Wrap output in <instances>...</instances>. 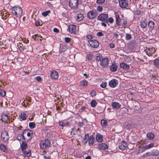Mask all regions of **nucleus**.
I'll return each mask as SVG.
<instances>
[{
	"label": "nucleus",
	"mask_w": 159,
	"mask_h": 159,
	"mask_svg": "<svg viewBox=\"0 0 159 159\" xmlns=\"http://www.w3.org/2000/svg\"><path fill=\"white\" fill-rule=\"evenodd\" d=\"M1 137L3 141H7L9 138L7 132L5 130L3 131L1 133Z\"/></svg>",
	"instance_id": "nucleus-5"
},
{
	"label": "nucleus",
	"mask_w": 159,
	"mask_h": 159,
	"mask_svg": "<svg viewBox=\"0 0 159 159\" xmlns=\"http://www.w3.org/2000/svg\"><path fill=\"white\" fill-rule=\"evenodd\" d=\"M127 147V143L124 141H123L120 145H119V148L121 150H124Z\"/></svg>",
	"instance_id": "nucleus-13"
},
{
	"label": "nucleus",
	"mask_w": 159,
	"mask_h": 159,
	"mask_svg": "<svg viewBox=\"0 0 159 159\" xmlns=\"http://www.w3.org/2000/svg\"><path fill=\"white\" fill-rule=\"evenodd\" d=\"M35 25L37 26H39L40 25V22L39 21H37L35 22Z\"/></svg>",
	"instance_id": "nucleus-63"
},
{
	"label": "nucleus",
	"mask_w": 159,
	"mask_h": 159,
	"mask_svg": "<svg viewBox=\"0 0 159 159\" xmlns=\"http://www.w3.org/2000/svg\"><path fill=\"white\" fill-rule=\"evenodd\" d=\"M112 106L113 108L118 109L120 107V105L118 103L116 102H114L112 103Z\"/></svg>",
	"instance_id": "nucleus-19"
},
{
	"label": "nucleus",
	"mask_w": 159,
	"mask_h": 159,
	"mask_svg": "<svg viewBox=\"0 0 159 159\" xmlns=\"http://www.w3.org/2000/svg\"><path fill=\"white\" fill-rule=\"evenodd\" d=\"M154 143H151L149 145H148L149 148H151L154 146Z\"/></svg>",
	"instance_id": "nucleus-58"
},
{
	"label": "nucleus",
	"mask_w": 159,
	"mask_h": 159,
	"mask_svg": "<svg viewBox=\"0 0 159 159\" xmlns=\"http://www.w3.org/2000/svg\"><path fill=\"white\" fill-rule=\"evenodd\" d=\"M101 124L102 126H106L107 125V122L104 120H102L101 121Z\"/></svg>",
	"instance_id": "nucleus-40"
},
{
	"label": "nucleus",
	"mask_w": 159,
	"mask_h": 159,
	"mask_svg": "<svg viewBox=\"0 0 159 159\" xmlns=\"http://www.w3.org/2000/svg\"><path fill=\"white\" fill-rule=\"evenodd\" d=\"M30 151L29 150L28 151H24L23 153L27 156H29L30 155Z\"/></svg>",
	"instance_id": "nucleus-44"
},
{
	"label": "nucleus",
	"mask_w": 159,
	"mask_h": 159,
	"mask_svg": "<svg viewBox=\"0 0 159 159\" xmlns=\"http://www.w3.org/2000/svg\"><path fill=\"white\" fill-rule=\"evenodd\" d=\"M97 10L100 12L102 11V7L100 6H98L97 7Z\"/></svg>",
	"instance_id": "nucleus-50"
},
{
	"label": "nucleus",
	"mask_w": 159,
	"mask_h": 159,
	"mask_svg": "<svg viewBox=\"0 0 159 159\" xmlns=\"http://www.w3.org/2000/svg\"><path fill=\"white\" fill-rule=\"evenodd\" d=\"M89 136L88 134H86L84 137V140H85V141L84 142L85 143H86L87 142V139L88 138V139L89 138Z\"/></svg>",
	"instance_id": "nucleus-46"
},
{
	"label": "nucleus",
	"mask_w": 159,
	"mask_h": 159,
	"mask_svg": "<svg viewBox=\"0 0 159 159\" xmlns=\"http://www.w3.org/2000/svg\"><path fill=\"white\" fill-rule=\"evenodd\" d=\"M91 105L92 107H95L97 104V102L95 100H93L91 102Z\"/></svg>",
	"instance_id": "nucleus-39"
},
{
	"label": "nucleus",
	"mask_w": 159,
	"mask_h": 159,
	"mask_svg": "<svg viewBox=\"0 0 159 159\" xmlns=\"http://www.w3.org/2000/svg\"><path fill=\"white\" fill-rule=\"evenodd\" d=\"M6 91L3 89H0V95L2 97H4L6 95Z\"/></svg>",
	"instance_id": "nucleus-34"
},
{
	"label": "nucleus",
	"mask_w": 159,
	"mask_h": 159,
	"mask_svg": "<svg viewBox=\"0 0 159 159\" xmlns=\"http://www.w3.org/2000/svg\"><path fill=\"white\" fill-rule=\"evenodd\" d=\"M120 7L122 8H126L128 4L126 0H119Z\"/></svg>",
	"instance_id": "nucleus-9"
},
{
	"label": "nucleus",
	"mask_w": 159,
	"mask_h": 159,
	"mask_svg": "<svg viewBox=\"0 0 159 159\" xmlns=\"http://www.w3.org/2000/svg\"><path fill=\"white\" fill-rule=\"evenodd\" d=\"M36 79L39 82H40L42 80V78L40 76L37 77L36 78Z\"/></svg>",
	"instance_id": "nucleus-52"
},
{
	"label": "nucleus",
	"mask_w": 159,
	"mask_h": 159,
	"mask_svg": "<svg viewBox=\"0 0 159 159\" xmlns=\"http://www.w3.org/2000/svg\"><path fill=\"white\" fill-rule=\"evenodd\" d=\"M98 18L102 22H107L108 21V16L106 14H101L98 16Z\"/></svg>",
	"instance_id": "nucleus-4"
},
{
	"label": "nucleus",
	"mask_w": 159,
	"mask_h": 159,
	"mask_svg": "<svg viewBox=\"0 0 159 159\" xmlns=\"http://www.w3.org/2000/svg\"><path fill=\"white\" fill-rule=\"evenodd\" d=\"M2 120L5 122H7L8 119V116L7 115L5 114H2L1 116Z\"/></svg>",
	"instance_id": "nucleus-20"
},
{
	"label": "nucleus",
	"mask_w": 159,
	"mask_h": 159,
	"mask_svg": "<svg viewBox=\"0 0 159 159\" xmlns=\"http://www.w3.org/2000/svg\"><path fill=\"white\" fill-rule=\"evenodd\" d=\"M110 46L111 48H113L115 47V45L113 43H111L110 44Z\"/></svg>",
	"instance_id": "nucleus-61"
},
{
	"label": "nucleus",
	"mask_w": 159,
	"mask_h": 159,
	"mask_svg": "<svg viewBox=\"0 0 159 159\" xmlns=\"http://www.w3.org/2000/svg\"><path fill=\"white\" fill-rule=\"evenodd\" d=\"M115 15L116 24L117 25L119 26L120 25V23L121 22V20L119 16L118 13H116Z\"/></svg>",
	"instance_id": "nucleus-18"
},
{
	"label": "nucleus",
	"mask_w": 159,
	"mask_h": 159,
	"mask_svg": "<svg viewBox=\"0 0 159 159\" xmlns=\"http://www.w3.org/2000/svg\"><path fill=\"white\" fill-rule=\"evenodd\" d=\"M126 38L127 40L130 39L132 38L131 34H127L126 35Z\"/></svg>",
	"instance_id": "nucleus-47"
},
{
	"label": "nucleus",
	"mask_w": 159,
	"mask_h": 159,
	"mask_svg": "<svg viewBox=\"0 0 159 159\" xmlns=\"http://www.w3.org/2000/svg\"><path fill=\"white\" fill-rule=\"evenodd\" d=\"M107 86V83L106 82H103L101 84V86L102 88H105Z\"/></svg>",
	"instance_id": "nucleus-48"
},
{
	"label": "nucleus",
	"mask_w": 159,
	"mask_h": 159,
	"mask_svg": "<svg viewBox=\"0 0 159 159\" xmlns=\"http://www.w3.org/2000/svg\"><path fill=\"white\" fill-rule=\"evenodd\" d=\"M151 154L153 156H158L159 155V151L157 150H153L151 152Z\"/></svg>",
	"instance_id": "nucleus-25"
},
{
	"label": "nucleus",
	"mask_w": 159,
	"mask_h": 159,
	"mask_svg": "<svg viewBox=\"0 0 159 159\" xmlns=\"http://www.w3.org/2000/svg\"><path fill=\"white\" fill-rule=\"evenodd\" d=\"M0 149L1 150L4 152L7 149V148L5 145L1 144L0 145Z\"/></svg>",
	"instance_id": "nucleus-33"
},
{
	"label": "nucleus",
	"mask_w": 159,
	"mask_h": 159,
	"mask_svg": "<svg viewBox=\"0 0 159 159\" xmlns=\"http://www.w3.org/2000/svg\"><path fill=\"white\" fill-rule=\"evenodd\" d=\"M98 14V12L96 10H92L89 11L87 14V17L91 19L95 18Z\"/></svg>",
	"instance_id": "nucleus-3"
},
{
	"label": "nucleus",
	"mask_w": 159,
	"mask_h": 159,
	"mask_svg": "<svg viewBox=\"0 0 159 159\" xmlns=\"http://www.w3.org/2000/svg\"><path fill=\"white\" fill-rule=\"evenodd\" d=\"M147 26L146 20L142 21L141 23V26L142 28H145Z\"/></svg>",
	"instance_id": "nucleus-32"
},
{
	"label": "nucleus",
	"mask_w": 159,
	"mask_h": 159,
	"mask_svg": "<svg viewBox=\"0 0 159 159\" xmlns=\"http://www.w3.org/2000/svg\"><path fill=\"white\" fill-rule=\"evenodd\" d=\"M117 82L118 81L114 79L110 82L109 84L110 86L114 88L116 87L117 85L118 84Z\"/></svg>",
	"instance_id": "nucleus-15"
},
{
	"label": "nucleus",
	"mask_w": 159,
	"mask_h": 159,
	"mask_svg": "<svg viewBox=\"0 0 159 159\" xmlns=\"http://www.w3.org/2000/svg\"><path fill=\"white\" fill-rule=\"evenodd\" d=\"M147 136L149 139L152 140L153 139L154 137V135L151 132H150L147 133Z\"/></svg>",
	"instance_id": "nucleus-22"
},
{
	"label": "nucleus",
	"mask_w": 159,
	"mask_h": 159,
	"mask_svg": "<svg viewBox=\"0 0 159 159\" xmlns=\"http://www.w3.org/2000/svg\"><path fill=\"white\" fill-rule=\"evenodd\" d=\"M154 23L153 21H150L148 23V26L150 29L152 30L154 26Z\"/></svg>",
	"instance_id": "nucleus-27"
},
{
	"label": "nucleus",
	"mask_w": 159,
	"mask_h": 159,
	"mask_svg": "<svg viewBox=\"0 0 159 159\" xmlns=\"http://www.w3.org/2000/svg\"><path fill=\"white\" fill-rule=\"evenodd\" d=\"M78 4V0H70L69 6L72 8L76 7Z\"/></svg>",
	"instance_id": "nucleus-7"
},
{
	"label": "nucleus",
	"mask_w": 159,
	"mask_h": 159,
	"mask_svg": "<svg viewBox=\"0 0 159 159\" xmlns=\"http://www.w3.org/2000/svg\"><path fill=\"white\" fill-rule=\"evenodd\" d=\"M50 144V140L48 139L42 140L40 143V146L43 149L49 147Z\"/></svg>",
	"instance_id": "nucleus-2"
},
{
	"label": "nucleus",
	"mask_w": 159,
	"mask_h": 159,
	"mask_svg": "<svg viewBox=\"0 0 159 159\" xmlns=\"http://www.w3.org/2000/svg\"><path fill=\"white\" fill-rule=\"evenodd\" d=\"M145 51L147 55L150 56L154 53L155 50H154L152 48H147L145 50Z\"/></svg>",
	"instance_id": "nucleus-11"
},
{
	"label": "nucleus",
	"mask_w": 159,
	"mask_h": 159,
	"mask_svg": "<svg viewBox=\"0 0 159 159\" xmlns=\"http://www.w3.org/2000/svg\"><path fill=\"white\" fill-rule=\"evenodd\" d=\"M68 30L70 32L75 34L76 32V26L71 24L68 26Z\"/></svg>",
	"instance_id": "nucleus-10"
},
{
	"label": "nucleus",
	"mask_w": 159,
	"mask_h": 159,
	"mask_svg": "<svg viewBox=\"0 0 159 159\" xmlns=\"http://www.w3.org/2000/svg\"><path fill=\"white\" fill-rule=\"evenodd\" d=\"M8 21L11 24V25H16L17 21L16 19L13 18H11L9 19Z\"/></svg>",
	"instance_id": "nucleus-16"
},
{
	"label": "nucleus",
	"mask_w": 159,
	"mask_h": 159,
	"mask_svg": "<svg viewBox=\"0 0 159 159\" xmlns=\"http://www.w3.org/2000/svg\"><path fill=\"white\" fill-rule=\"evenodd\" d=\"M120 66L125 70L128 69L129 68V66L124 63H121L120 64Z\"/></svg>",
	"instance_id": "nucleus-21"
},
{
	"label": "nucleus",
	"mask_w": 159,
	"mask_h": 159,
	"mask_svg": "<svg viewBox=\"0 0 159 159\" xmlns=\"http://www.w3.org/2000/svg\"><path fill=\"white\" fill-rule=\"evenodd\" d=\"M51 76L53 79H57L58 77V74L57 71L54 70L51 72Z\"/></svg>",
	"instance_id": "nucleus-12"
},
{
	"label": "nucleus",
	"mask_w": 159,
	"mask_h": 159,
	"mask_svg": "<svg viewBox=\"0 0 159 159\" xmlns=\"http://www.w3.org/2000/svg\"><path fill=\"white\" fill-rule=\"evenodd\" d=\"M54 32L56 33H58L59 32V30L57 28H55L53 29Z\"/></svg>",
	"instance_id": "nucleus-64"
},
{
	"label": "nucleus",
	"mask_w": 159,
	"mask_h": 159,
	"mask_svg": "<svg viewBox=\"0 0 159 159\" xmlns=\"http://www.w3.org/2000/svg\"><path fill=\"white\" fill-rule=\"evenodd\" d=\"M89 143L91 145H93L94 143V138L93 137L90 136V137L89 138Z\"/></svg>",
	"instance_id": "nucleus-35"
},
{
	"label": "nucleus",
	"mask_w": 159,
	"mask_h": 159,
	"mask_svg": "<svg viewBox=\"0 0 159 159\" xmlns=\"http://www.w3.org/2000/svg\"><path fill=\"white\" fill-rule=\"evenodd\" d=\"M108 21L110 23H112L114 21V20L112 17H110L109 18Z\"/></svg>",
	"instance_id": "nucleus-51"
},
{
	"label": "nucleus",
	"mask_w": 159,
	"mask_h": 159,
	"mask_svg": "<svg viewBox=\"0 0 159 159\" xmlns=\"http://www.w3.org/2000/svg\"><path fill=\"white\" fill-rule=\"evenodd\" d=\"M22 134H26L27 136L28 137H30V136H31V133L28 132V131L27 130H26V131L24 130Z\"/></svg>",
	"instance_id": "nucleus-41"
},
{
	"label": "nucleus",
	"mask_w": 159,
	"mask_h": 159,
	"mask_svg": "<svg viewBox=\"0 0 159 159\" xmlns=\"http://www.w3.org/2000/svg\"><path fill=\"white\" fill-rule=\"evenodd\" d=\"M98 148L100 150H103L107 149L108 147L106 143H102L99 145Z\"/></svg>",
	"instance_id": "nucleus-14"
},
{
	"label": "nucleus",
	"mask_w": 159,
	"mask_h": 159,
	"mask_svg": "<svg viewBox=\"0 0 159 159\" xmlns=\"http://www.w3.org/2000/svg\"><path fill=\"white\" fill-rule=\"evenodd\" d=\"M78 129H76L75 128L73 129L70 132V134L72 135H76L78 134Z\"/></svg>",
	"instance_id": "nucleus-28"
},
{
	"label": "nucleus",
	"mask_w": 159,
	"mask_h": 159,
	"mask_svg": "<svg viewBox=\"0 0 159 159\" xmlns=\"http://www.w3.org/2000/svg\"><path fill=\"white\" fill-rule=\"evenodd\" d=\"M97 35L99 36H102L103 35V34L102 32H99L97 33Z\"/></svg>",
	"instance_id": "nucleus-55"
},
{
	"label": "nucleus",
	"mask_w": 159,
	"mask_h": 159,
	"mask_svg": "<svg viewBox=\"0 0 159 159\" xmlns=\"http://www.w3.org/2000/svg\"><path fill=\"white\" fill-rule=\"evenodd\" d=\"M96 60L97 61H99L101 60V56H97L96 58Z\"/></svg>",
	"instance_id": "nucleus-56"
},
{
	"label": "nucleus",
	"mask_w": 159,
	"mask_h": 159,
	"mask_svg": "<svg viewBox=\"0 0 159 159\" xmlns=\"http://www.w3.org/2000/svg\"><path fill=\"white\" fill-rule=\"evenodd\" d=\"M20 118L22 119V120H25L26 119V115L25 113H23L21 114L20 116Z\"/></svg>",
	"instance_id": "nucleus-36"
},
{
	"label": "nucleus",
	"mask_w": 159,
	"mask_h": 159,
	"mask_svg": "<svg viewBox=\"0 0 159 159\" xmlns=\"http://www.w3.org/2000/svg\"><path fill=\"white\" fill-rule=\"evenodd\" d=\"M154 64L157 68L159 69V58L156 59L154 61Z\"/></svg>",
	"instance_id": "nucleus-26"
},
{
	"label": "nucleus",
	"mask_w": 159,
	"mask_h": 159,
	"mask_svg": "<svg viewBox=\"0 0 159 159\" xmlns=\"http://www.w3.org/2000/svg\"><path fill=\"white\" fill-rule=\"evenodd\" d=\"M86 38L89 39H91L92 38V35H87Z\"/></svg>",
	"instance_id": "nucleus-60"
},
{
	"label": "nucleus",
	"mask_w": 159,
	"mask_h": 159,
	"mask_svg": "<svg viewBox=\"0 0 159 159\" xmlns=\"http://www.w3.org/2000/svg\"><path fill=\"white\" fill-rule=\"evenodd\" d=\"M60 49L62 52H65L67 49V47L66 45H62L60 47Z\"/></svg>",
	"instance_id": "nucleus-37"
},
{
	"label": "nucleus",
	"mask_w": 159,
	"mask_h": 159,
	"mask_svg": "<svg viewBox=\"0 0 159 159\" xmlns=\"http://www.w3.org/2000/svg\"><path fill=\"white\" fill-rule=\"evenodd\" d=\"M90 94L92 97L96 95V92L95 91H92L91 92Z\"/></svg>",
	"instance_id": "nucleus-49"
},
{
	"label": "nucleus",
	"mask_w": 159,
	"mask_h": 159,
	"mask_svg": "<svg viewBox=\"0 0 159 159\" xmlns=\"http://www.w3.org/2000/svg\"><path fill=\"white\" fill-rule=\"evenodd\" d=\"M96 138L98 142H101L103 141L102 136L99 134H97Z\"/></svg>",
	"instance_id": "nucleus-24"
},
{
	"label": "nucleus",
	"mask_w": 159,
	"mask_h": 159,
	"mask_svg": "<svg viewBox=\"0 0 159 159\" xmlns=\"http://www.w3.org/2000/svg\"><path fill=\"white\" fill-rule=\"evenodd\" d=\"M145 155H146L147 157H148L152 155L151 154V152L150 153V152H147L146 153H145Z\"/></svg>",
	"instance_id": "nucleus-62"
},
{
	"label": "nucleus",
	"mask_w": 159,
	"mask_h": 159,
	"mask_svg": "<svg viewBox=\"0 0 159 159\" xmlns=\"http://www.w3.org/2000/svg\"><path fill=\"white\" fill-rule=\"evenodd\" d=\"M70 41V39L68 37H66L65 39V41L66 43H69V42Z\"/></svg>",
	"instance_id": "nucleus-53"
},
{
	"label": "nucleus",
	"mask_w": 159,
	"mask_h": 159,
	"mask_svg": "<svg viewBox=\"0 0 159 159\" xmlns=\"http://www.w3.org/2000/svg\"><path fill=\"white\" fill-rule=\"evenodd\" d=\"M105 2V0H97V2L98 3H103Z\"/></svg>",
	"instance_id": "nucleus-54"
},
{
	"label": "nucleus",
	"mask_w": 159,
	"mask_h": 159,
	"mask_svg": "<svg viewBox=\"0 0 159 159\" xmlns=\"http://www.w3.org/2000/svg\"><path fill=\"white\" fill-rule=\"evenodd\" d=\"M50 11L49 10H48V11H46L42 12V14L44 16H46L48 15V14L49 13H50Z\"/></svg>",
	"instance_id": "nucleus-43"
},
{
	"label": "nucleus",
	"mask_w": 159,
	"mask_h": 159,
	"mask_svg": "<svg viewBox=\"0 0 159 159\" xmlns=\"http://www.w3.org/2000/svg\"><path fill=\"white\" fill-rule=\"evenodd\" d=\"M19 48L20 51H22L25 49V47L23 45L21 44L19 45Z\"/></svg>",
	"instance_id": "nucleus-45"
},
{
	"label": "nucleus",
	"mask_w": 159,
	"mask_h": 159,
	"mask_svg": "<svg viewBox=\"0 0 159 159\" xmlns=\"http://www.w3.org/2000/svg\"><path fill=\"white\" fill-rule=\"evenodd\" d=\"M23 135V134H18L17 137V139L19 140L23 139L25 140V138Z\"/></svg>",
	"instance_id": "nucleus-31"
},
{
	"label": "nucleus",
	"mask_w": 159,
	"mask_h": 159,
	"mask_svg": "<svg viewBox=\"0 0 159 159\" xmlns=\"http://www.w3.org/2000/svg\"><path fill=\"white\" fill-rule=\"evenodd\" d=\"M89 43L92 47L95 48L98 47L99 45L98 42L95 39L90 40L89 41Z\"/></svg>",
	"instance_id": "nucleus-8"
},
{
	"label": "nucleus",
	"mask_w": 159,
	"mask_h": 159,
	"mask_svg": "<svg viewBox=\"0 0 159 159\" xmlns=\"http://www.w3.org/2000/svg\"><path fill=\"white\" fill-rule=\"evenodd\" d=\"M27 147V143L25 142H23L21 144V148L23 151L25 150Z\"/></svg>",
	"instance_id": "nucleus-23"
},
{
	"label": "nucleus",
	"mask_w": 159,
	"mask_h": 159,
	"mask_svg": "<svg viewBox=\"0 0 159 159\" xmlns=\"http://www.w3.org/2000/svg\"><path fill=\"white\" fill-rule=\"evenodd\" d=\"M110 68L111 70L113 72L116 71L117 70V67L115 62H113L112 63V65L110 66Z\"/></svg>",
	"instance_id": "nucleus-17"
},
{
	"label": "nucleus",
	"mask_w": 159,
	"mask_h": 159,
	"mask_svg": "<svg viewBox=\"0 0 159 159\" xmlns=\"http://www.w3.org/2000/svg\"><path fill=\"white\" fill-rule=\"evenodd\" d=\"M7 14L6 13H4L3 11H2L1 13V16H2V18L3 19H5Z\"/></svg>",
	"instance_id": "nucleus-42"
},
{
	"label": "nucleus",
	"mask_w": 159,
	"mask_h": 159,
	"mask_svg": "<svg viewBox=\"0 0 159 159\" xmlns=\"http://www.w3.org/2000/svg\"><path fill=\"white\" fill-rule=\"evenodd\" d=\"M80 84L81 86H86L88 85V82L86 80H84L80 81Z\"/></svg>",
	"instance_id": "nucleus-29"
},
{
	"label": "nucleus",
	"mask_w": 159,
	"mask_h": 159,
	"mask_svg": "<svg viewBox=\"0 0 159 159\" xmlns=\"http://www.w3.org/2000/svg\"><path fill=\"white\" fill-rule=\"evenodd\" d=\"M83 18V15L81 13H79L77 15V17L76 18L77 20L80 21Z\"/></svg>",
	"instance_id": "nucleus-30"
},
{
	"label": "nucleus",
	"mask_w": 159,
	"mask_h": 159,
	"mask_svg": "<svg viewBox=\"0 0 159 159\" xmlns=\"http://www.w3.org/2000/svg\"><path fill=\"white\" fill-rule=\"evenodd\" d=\"M29 126L31 129H33L35 127V123L34 122H30L29 123Z\"/></svg>",
	"instance_id": "nucleus-38"
},
{
	"label": "nucleus",
	"mask_w": 159,
	"mask_h": 159,
	"mask_svg": "<svg viewBox=\"0 0 159 159\" xmlns=\"http://www.w3.org/2000/svg\"><path fill=\"white\" fill-rule=\"evenodd\" d=\"M108 63V59L107 58H104L100 61V65L103 67H106L107 66Z\"/></svg>",
	"instance_id": "nucleus-6"
},
{
	"label": "nucleus",
	"mask_w": 159,
	"mask_h": 159,
	"mask_svg": "<svg viewBox=\"0 0 159 159\" xmlns=\"http://www.w3.org/2000/svg\"><path fill=\"white\" fill-rule=\"evenodd\" d=\"M59 125L60 126H61L63 127L65 125V124L63 122H59Z\"/></svg>",
	"instance_id": "nucleus-57"
},
{
	"label": "nucleus",
	"mask_w": 159,
	"mask_h": 159,
	"mask_svg": "<svg viewBox=\"0 0 159 159\" xmlns=\"http://www.w3.org/2000/svg\"><path fill=\"white\" fill-rule=\"evenodd\" d=\"M11 10L13 14L15 15L16 17H20L22 16V10L20 7H14L11 8Z\"/></svg>",
	"instance_id": "nucleus-1"
},
{
	"label": "nucleus",
	"mask_w": 159,
	"mask_h": 159,
	"mask_svg": "<svg viewBox=\"0 0 159 159\" xmlns=\"http://www.w3.org/2000/svg\"><path fill=\"white\" fill-rule=\"evenodd\" d=\"M141 13L140 11L139 10H136L135 11V14L137 15H140Z\"/></svg>",
	"instance_id": "nucleus-59"
}]
</instances>
